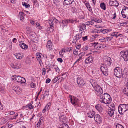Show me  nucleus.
Here are the masks:
<instances>
[{"label":"nucleus","mask_w":128,"mask_h":128,"mask_svg":"<svg viewBox=\"0 0 128 128\" xmlns=\"http://www.w3.org/2000/svg\"><path fill=\"white\" fill-rule=\"evenodd\" d=\"M60 79V78L58 77H56L52 80V81L54 83L56 82L58 80Z\"/></svg>","instance_id":"obj_41"},{"label":"nucleus","mask_w":128,"mask_h":128,"mask_svg":"<svg viewBox=\"0 0 128 128\" xmlns=\"http://www.w3.org/2000/svg\"><path fill=\"white\" fill-rule=\"evenodd\" d=\"M118 33V32H113L111 34V36H116V37H118L120 35V34H119L117 36V34Z\"/></svg>","instance_id":"obj_36"},{"label":"nucleus","mask_w":128,"mask_h":128,"mask_svg":"<svg viewBox=\"0 0 128 128\" xmlns=\"http://www.w3.org/2000/svg\"><path fill=\"white\" fill-rule=\"evenodd\" d=\"M122 15L124 18H126L128 19V8L124 6L121 12Z\"/></svg>","instance_id":"obj_9"},{"label":"nucleus","mask_w":128,"mask_h":128,"mask_svg":"<svg viewBox=\"0 0 128 128\" xmlns=\"http://www.w3.org/2000/svg\"><path fill=\"white\" fill-rule=\"evenodd\" d=\"M57 60L58 62H62L63 61L62 59L60 58H58Z\"/></svg>","instance_id":"obj_64"},{"label":"nucleus","mask_w":128,"mask_h":128,"mask_svg":"<svg viewBox=\"0 0 128 128\" xmlns=\"http://www.w3.org/2000/svg\"><path fill=\"white\" fill-rule=\"evenodd\" d=\"M11 67L14 69L16 68H21V66L20 64H16L15 65H14V64H11Z\"/></svg>","instance_id":"obj_20"},{"label":"nucleus","mask_w":128,"mask_h":128,"mask_svg":"<svg viewBox=\"0 0 128 128\" xmlns=\"http://www.w3.org/2000/svg\"><path fill=\"white\" fill-rule=\"evenodd\" d=\"M20 46L24 50H26L28 48L27 45L24 43H22L20 44Z\"/></svg>","instance_id":"obj_23"},{"label":"nucleus","mask_w":128,"mask_h":128,"mask_svg":"<svg viewBox=\"0 0 128 128\" xmlns=\"http://www.w3.org/2000/svg\"><path fill=\"white\" fill-rule=\"evenodd\" d=\"M78 51L77 50H75L73 51V54L74 55L76 56L78 54Z\"/></svg>","instance_id":"obj_51"},{"label":"nucleus","mask_w":128,"mask_h":128,"mask_svg":"<svg viewBox=\"0 0 128 128\" xmlns=\"http://www.w3.org/2000/svg\"><path fill=\"white\" fill-rule=\"evenodd\" d=\"M122 70L120 67L116 68L114 70V73L116 77L118 78H121L122 76L123 78H126L127 77V73H125L124 74L123 72L122 73Z\"/></svg>","instance_id":"obj_2"},{"label":"nucleus","mask_w":128,"mask_h":128,"mask_svg":"<svg viewBox=\"0 0 128 128\" xmlns=\"http://www.w3.org/2000/svg\"><path fill=\"white\" fill-rule=\"evenodd\" d=\"M70 102L72 103L74 105L78 104L79 100L78 98L74 96L72 97L71 96Z\"/></svg>","instance_id":"obj_11"},{"label":"nucleus","mask_w":128,"mask_h":128,"mask_svg":"<svg viewBox=\"0 0 128 128\" xmlns=\"http://www.w3.org/2000/svg\"><path fill=\"white\" fill-rule=\"evenodd\" d=\"M77 82L79 86L80 87H82L85 84L83 79L80 77H78L77 78Z\"/></svg>","instance_id":"obj_10"},{"label":"nucleus","mask_w":128,"mask_h":128,"mask_svg":"<svg viewBox=\"0 0 128 128\" xmlns=\"http://www.w3.org/2000/svg\"><path fill=\"white\" fill-rule=\"evenodd\" d=\"M112 38V37H106L105 38H102L99 40L101 42H109Z\"/></svg>","instance_id":"obj_14"},{"label":"nucleus","mask_w":128,"mask_h":128,"mask_svg":"<svg viewBox=\"0 0 128 128\" xmlns=\"http://www.w3.org/2000/svg\"><path fill=\"white\" fill-rule=\"evenodd\" d=\"M125 23L124 22H122L120 24H118V25L120 26H121L123 25H125Z\"/></svg>","instance_id":"obj_63"},{"label":"nucleus","mask_w":128,"mask_h":128,"mask_svg":"<svg viewBox=\"0 0 128 128\" xmlns=\"http://www.w3.org/2000/svg\"><path fill=\"white\" fill-rule=\"evenodd\" d=\"M67 21V20H64L62 21V23L60 24V25L61 24L62 25L63 28H64L65 26L66 27L67 26L68 23Z\"/></svg>","instance_id":"obj_27"},{"label":"nucleus","mask_w":128,"mask_h":128,"mask_svg":"<svg viewBox=\"0 0 128 128\" xmlns=\"http://www.w3.org/2000/svg\"><path fill=\"white\" fill-rule=\"evenodd\" d=\"M116 126V128H124L122 125L118 123L117 124Z\"/></svg>","instance_id":"obj_40"},{"label":"nucleus","mask_w":128,"mask_h":128,"mask_svg":"<svg viewBox=\"0 0 128 128\" xmlns=\"http://www.w3.org/2000/svg\"><path fill=\"white\" fill-rule=\"evenodd\" d=\"M49 23L50 24L51 28H52V27H53V25L54 24V23L52 20H50L49 22Z\"/></svg>","instance_id":"obj_42"},{"label":"nucleus","mask_w":128,"mask_h":128,"mask_svg":"<svg viewBox=\"0 0 128 128\" xmlns=\"http://www.w3.org/2000/svg\"><path fill=\"white\" fill-rule=\"evenodd\" d=\"M27 106V107H28V108L30 110L33 109L34 107V106L33 105H28V106Z\"/></svg>","instance_id":"obj_55"},{"label":"nucleus","mask_w":128,"mask_h":128,"mask_svg":"<svg viewBox=\"0 0 128 128\" xmlns=\"http://www.w3.org/2000/svg\"><path fill=\"white\" fill-rule=\"evenodd\" d=\"M82 35L81 34H78L75 36L74 37V38H75L77 40L80 39L81 38Z\"/></svg>","instance_id":"obj_29"},{"label":"nucleus","mask_w":128,"mask_h":128,"mask_svg":"<svg viewBox=\"0 0 128 128\" xmlns=\"http://www.w3.org/2000/svg\"><path fill=\"white\" fill-rule=\"evenodd\" d=\"M49 94V91L48 90H46L45 92L43 94L42 96H43L42 98V99L44 100V99L46 98H47Z\"/></svg>","instance_id":"obj_24"},{"label":"nucleus","mask_w":128,"mask_h":128,"mask_svg":"<svg viewBox=\"0 0 128 128\" xmlns=\"http://www.w3.org/2000/svg\"><path fill=\"white\" fill-rule=\"evenodd\" d=\"M85 54V52H83L80 54L78 55V56L79 58H81Z\"/></svg>","instance_id":"obj_45"},{"label":"nucleus","mask_w":128,"mask_h":128,"mask_svg":"<svg viewBox=\"0 0 128 128\" xmlns=\"http://www.w3.org/2000/svg\"><path fill=\"white\" fill-rule=\"evenodd\" d=\"M74 2V0H64L63 4L64 5H68L72 4Z\"/></svg>","instance_id":"obj_17"},{"label":"nucleus","mask_w":128,"mask_h":128,"mask_svg":"<svg viewBox=\"0 0 128 128\" xmlns=\"http://www.w3.org/2000/svg\"><path fill=\"white\" fill-rule=\"evenodd\" d=\"M79 28H83L85 30L86 28V25L84 24H80L79 25Z\"/></svg>","instance_id":"obj_48"},{"label":"nucleus","mask_w":128,"mask_h":128,"mask_svg":"<svg viewBox=\"0 0 128 128\" xmlns=\"http://www.w3.org/2000/svg\"><path fill=\"white\" fill-rule=\"evenodd\" d=\"M95 121L98 123L100 124L102 122V120L100 116L98 114L95 115L94 118Z\"/></svg>","instance_id":"obj_13"},{"label":"nucleus","mask_w":128,"mask_h":128,"mask_svg":"<svg viewBox=\"0 0 128 128\" xmlns=\"http://www.w3.org/2000/svg\"><path fill=\"white\" fill-rule=\"evenodd\" d=\"M100 6L102 9L104 10H106V4L104 2H102L100 3Z\"/></svg>","instance_id":"obj_28"},{"label":"nucleus","mask_w":128,"mask_h":128,"mask_svg":"<svg viewBox=\"0 0 128 128\" xmlns=\"http://www.w3.org/2000/svg\"><path fill=\"white\" fill-rule=\"evenodd\" d=\"M118 110L120 114H123L124 112L128 110V104H120L118 106Z\"/></svg>","instance_id":"obj_3"},{"label":"nucleus","mask_w":128,"mask_h":128,"mask_svg":"<svg viewBox=\"0 0 128 128\" xmlns=\"http://www.w3.org/2000/svg\"><path fill=\"white\" fill-rule=\"evenodd\" d=\"M93 57L92 56H90L85 60V62L86 64L92 63L93 61Z\"/></svg>","instance_id":"obj_16"},{"label":"nucleus","mask_w":128,"mask_h":128,"mask_svg":"<svg viewBox=\"0 0 128 128\" xmlns=\"http://www.w3.org/2000/svg\"><path fill=\"white\" fill-rule=\"evenodd\" d=\"M100 97V101L101 102L105 104H109L112 101L111 98L110 96L107 93L101 94Z\"/></svg>","instance_id":"obj_1"},{"label":"nucleus","mask_w":128,"mask_h":128,"mask_svg":"<svg viewBox=\"0 0 128 128\" xmlns=\"http://www.w3.org/2000/svg\"><path fill=\"white\" fill-rule=\"evenodd\" d=\"M111 30L110 29H101L100 31V32H101L102 33L105 34L106 33L108 32H110L111 31Z\"/></svg>","instance_id":"obj_26"},{"label":"nucleus","mask_w":128,"mask_h":128,"mask_svg":"<svg viewBox=\"0 0 128 128\" xmlns=\"http://www.w3.org/2000/svg\"><path fill=\"white\" fill-rule=\"evenodd\" d=\"M115 110H113L112 109H110L108 111V112L109 116L110 117H112L114 114V111Z\"/></svg>","instance_id":"obj_30"},{"label":"nucleus","mask_w":128,"mask_h":128,"mask_svg":"<svg viewBox=\"0 0 128 128\" xmlns=\"http://www.w3.org/2000/svg\"><path fill=\"white\" fill-rule=\"evenodd\" d=\"M12 79L14 81L20 84L24 83L26 82L24 78L17 75H15L13 76Z\"/></svg>","instance_id":"obj_5"},{"label":"nucleus","mask_w":128,"mask_h":128,"mask_svg":"<svg viewBox=\"0 0 128 128\" xmlns=\"http://www.w3.org/2000/svg\"><path fill=\"white\" fill-rule=\"evenodd\" d=\"M88 36H87L85 37H84L82 38V40L84 41H85L87 40L88 39Z\"/></svg>","instance_id":"obj_53"},{"label":"nucleus","mask_w":128,"mask_h":128,"mask_svg":"<svg viewBox=\"0 0 128 128\" xmlns=\"http://www.w3.org/2000/svg\"><path fill=\"white\" fill-rule=\"evenodd\" d=\"M54 68L55 69V70L56 72H59L60 71V70L58 68V67L56 66Z\"/></svg>","instance_id":"obj_54"},{"label":"nucleus","mask_w":128,"mask_h":128,"mask_svg":"<svg viewBox=\"0 0 128 128\" xmlns=\"http://www.w3.org/2000/svg\"><path fill=\"white\" fill-rule=\"evenodd\" d=\"M124 93L126 94L128 93V86H127L125 87L124 90Z\"/></svg>","instance_id":"obj_43"},{"label":"nucleus","mask_w":128,"mask_h":128,"mask_svg":"<svg viewBox=\"0 0 128 128\" xmlns=\"http://www.w3.org/2000/svg\"><path fill=\"white\" fill-rule=\"evenodd\" d=\"M96 109L100 112H101L102 111V108L99 104H98L95 106Z\"/></svg>","instance_id":"obj_21"},{"label":"nucleus","mask_w":128,"mask_h":128,"mask_svg":"<svg viewBox=\"0 0 128 128\" xmlns=\"http://www.w3.org/2000/svg\"><path fill=\"white\" fill-rule=\"evenodd\" d=\"M40 106V102H39V103H36L35 105V107L38 108H39Z\"/></svg>","instance_id":"obj_50"},{"label":"nucleus","mask_w":128,"mask_h":128,"mask_svg":"<svg viewBox=\"0 0 128 128\" xmlns=\"http://www.w3.org/2000/svg\"><path fill=\"white\" fill-rule=\"evenodd\" d=\"M52 19L56 23H57L58 21L54 17L52 18Z\"/></svg>","instance_id":"obj_60"},{"label":"nucleus","mask_w":128,"mask_h":128,"mask_svg":"<svg viewBox=\"0 0 128 128\" xmlns=\"http://www.w3.org/2000/svg\"><path fill=\"white\" fill-rule=\"evenodd\" d=\"M19 14H20V16H21V18L24 17V14L23 12H20Z\"/></svg>","instance_id":"obj_58"},{"label":"nucleus","mask_w":128,"mask_h":128,"mask_svg":"<svg viewBox=\"0 0 128 128\" xmlns=\"http://www.w3.org/2000/svg\"><path fill=\"white\" fill-rule=\"evenodd\" d=\"M52 43L50 40H48L47 42L46 47L48 50H50L52 49Z\"/></svg>","instance_id":"obj_18"},{"label":"nucleus","mask_w":128,"mask_h":128,"mask_svg":"<svg viewBox=\"0 0 128 128\" xmlns=\"http://www.w3.org/2000/svg\"><path fill=\"white\" fill-rule=\"evenodd\" d=\"M104 64L108 67L110 66L112 62L111 58L108 56L105 57L104 58Z\"/></svg>","instance_id":"obj_7"},{"label":"nucleus","mask_w":128,"mask_h":128,"mask_svg":"<svg viewBox=\"0 0 128 128\" xmlns=\"http://www.w3.org/2000/svg\"><path fill=\"white\" fill-rule=\"evenodd\" d=\"M81 45L80 44H78V45L76 46V48L77 49H80V48Z\"/></svg>","instance_id":"obj_62"},{"label":"nucleus","mask_w":128,"mask_h":128,"mask_svg":"<svg viewBox=\"0 0 128 128\" xmlns=\"http://www.w3.org/2000/svg\"><path fill=\"white\" fill-rule=\"evenodd\" d=\"M108 107L110 109H112L113 110H115V108L114 106V104H111L109 105H108Z\"/></svg>","instance_id":"obj_31"},{"label":"nucleus","mask_w":128,"mask_h":128,"mask_svg":"<svg viewBox=\"0 0 128 128\" xmlns=\"http://www.w3.org/2000/svg\"><path fill=\"white\" fill-rule=\"evenodd\" d=\"M89 48V46L88 45L84 46L82 48V49H83V50L86 51L88 50Z\"/></svg>","instance_id":"obj_37"},{"label":"nucleus","mask_w":128,"mask_h":128,"mask_svg":"<svg viewBox=\"0 0 128 128\" xmlns=\"http://www.w3.org/2000/svg\"><path fill=\"white\" fill-rule=\"evenodd\" d=\"M92 32L94 33H100V31L98 30H95L92 31Z\"/></svg>","instance_id":"obj_52"},{"label":"nucleus","mask_w":128,"mask_h":128,"mask_svg":"<svg viewBox=\"0 0 128 128\" xmlns=\"http://www.w3.org/2000/svg\"><path fill=\"white\" fill-rule=\"evenodd\" d=\"M30 85L31 87L32 88H34L36 86V84L33 82H32L30 84Z\"/></svg>","instance_id":"obj_47"},{"label":"nucleus","mask_w":128,"mask_h":128,"mask_svg":"<svg viewBox=\"0 0 128 128\" xmlns=\"http://www.w3.org/2000/svg\"><path fill=\"white\" fill-rule=\"evenodd\" d=\"M13 89L16 93V94H19L22 92V88L16 86L13 87Z\"/></svg>","instance_id":"obj_15"},{"label":"nucleus","mask_w":128,"mask_h":128,"mask_svg":"<svg viewBox=\"0 0 128 128\" xmlns=\"http://www.w3.org/2000/svg\"><path fill=\"white\" fill-rule=\"evenodd\" d=\"M51 104L50 102H49L48 103L46 106V110H48L50 108Z\"/></svg>","instance_id":"obj_34"},{"label":"nucleus","mask_w":128,"mask_h":128,"mask_svg":"<svg viewBox=\"0 0 128 128\" xmlns=\"http://www.w3.org/2000/svg\"><path fill=\"white\" fill-rule=\"evenodd\" d=\"M101 45L100 44L98 43V44H97V45H94V48L96 49L99 50L100 49L101 47V46H100Z\"/></svg>","instance_id":"obj_38"},{"label":"nucleus","mask_w":128,"mask_h":128,"mask_svg":"<svg viewBox=\"0 0 128 128\" xmlns=\"http://www.w3.org/2000/svg\"><path fill=\"white\" fill-rule=\"evenodd\" d=\"M95 112L94 111L91 110L87 113V115L88 117L90 118H93L95 116Z\"/></svg>","instance_id":"obj_19"},{"label":"nucleus","mask_w":128,"mask_h":128,"mask_svg":"<svg viewBox=\"0 0 128 128\" xmlns=\"http://www.w3.org/2000/svg\"><path fill=\"white\" fill-rule=\"evenodd\" d=\"M16 57L18 59L20 60L24 57L23 54L20 53L16 54L15 55Z\"/></svg>","instance_id":"obj_25"},{"label":"nucleus","mask_w":128,"mask_h":128,"mask_svg":"<svg viewBox=\"0 0 128 128\" xmlns=\"http://www.w3.org/2000/svg\"><path fill=\"white\" fill-rule=\"evenodd\" d=\"M43 118L41 117L40 118L38 122L36 124V126L38 128H39L40 127V125L43 121Z\"/></svg>","instance_id":"obj_22"},{"label":"nucleus","mask_w":128,"mask_h":128,"mask_svg":"<svg viewBox=\"0 0 128 128\" xmlns=\"http://www.w3.org/2000/svg\"><path fill=\"white\" fill-rule=\"evenodd\" d=\"M72 48L71 47L65 48L64 49V52H70V50H72Z\"/></svg>","instance_id":"obj_32"},{"label":"nucleus","mask_w":128,"mask_h":128,"mask_svg":"<svg viewBox=\"0 0 128 128\" xmlns=\"http://www.w3.org/2000/svg\"><path fill=\"white\" fill-rule=\"evenodd\" d=\"M26 30L28 33H30L31 32V29L30 28L28 27H27Z\"/></svg>","instance_id":"obj_46"},{"label":"nucleus","mask_w":128,"mask_h":128,"mask_svg":"<svg viewBox=\"0 0 128 128\" xmlns=\"http://www.w3.org/2000/svg\"><path fill=\"white\" fill-rule=\"evenodd\" d=\"M50 81V79L49 78H47L46 80V83L47 84L49 83Z\"/></svg>","instance_id":"obj_61"},{"label":"nucleus","mask_w":128,"mask_h":128,"mask_svg":"<svg viewBox=\"0 0 128 128\" xmlns=\"http://www.w3.org/2000/svg\"><path fill=\"white\" fill-rule=\"evenodd\" d=\"M42 74L45 75L46 72V69L45 68H43L42 69Z\"/></svg>","instance_id":"obj_49"},{"label":"nucleus","mask_w":128,"mask_h":128,"mask_svg":"<svg viewBox=\"0 0 128 128\" xmlns=\"http://www.w3.org/2000/svg\"><path fill=\"white\" fill-rule=\"evenodd\" d=\"M92 85L95 90L97 92L98 95H100L102 93L103 90L100 86L96 83L94 82L92 84Z\"/></svg>","instance_id":"obj_4"},{"label":"nucleus","mask_w":128,"mask_h":128,"mask_svg":"<svg viewBox=\"0 0 128 128\" xmlns=\"http://www.w3.org/2000/svg\"><path fill=\"white\" fill-rule=\"evenodd\" d=\"M63 128H68V126L67 124H63Z\"/></svg>","instance_id":"obj_56"},{"label":"nucleus","mask_w":128,"mask_h":128,"mask_svg":"<svg viewBox=\"0 0 128 128\" xmlns=\"http://www.w3.org/2000/svg\"><path fill=\"white\" fill-rule=\"evenodd\" d=\"M64 52V50L62 49L59 52L61 56H63V54H62L63 52Z\"/></svg>","instance_id":"obj_57"},{"label":"nucleus","mask_w":128,"mask_h":128,"mask_svg":"<svg viewBox=\"0 0 128 128\" xmlns=\"http://www.w3.org/2000/svg\"><path fill=\"white\" fill-rule=\"evenodd\" d=\"M22 4L23 6H24L26 8L30 7V6L29 4H28L25 2H23Z\"/></svg>","instance_id":"obj_35"},{"label":"nucleus","mask_w":128,"mask_h":128,"mask_svg":"<svg viewBox=\"0 0 128 128\" xmlns=\"http://www.w3.org/2000/svg\"><path fill=\"white\" fill-rule=\"evenodd\" d=\"M86 6L88 10H89L90 11H92V8L90 7V6L89 5V3H87L86 4Z\"/></svg>","instance_id":"obj_39"},{"label":"nucleus","mask_w":128,"mask_h":128,"mask_svg":"<svg viewBox=\"0 0 128 128\" xmlns=\"http://www.w3.org/2000/svg\"><path fill=\"white\" fill-rule=\"evenodd\" d=\"M68 23H71L72 24H74L77 22V20H73L67 19Z\"/></svg>","instance_id":"obj_33"},{"label":"nucleus","mask_w":128,"mask_h":128,"mask_svg":"<svg viewBox=\"0 0 128 128\" xmlns=\"http://www.w3.org/2000/svg\"><path fill=\"white\" fill-rule=\"evenodd\" d=\"M84 30L83 28H80L79 31L80 32H81L80 34H82V33L84 32Z\"/></svg>","instance_id":"obj_59"},{"label":"nucleus","mask_w":128,"mask_h":128,"mask_svg":"<svg viewBox=\"0 0 128 128\" xmlns=\"http://www.w3.org/2000/svg\"><path fill=\"white\" fill-rule=\"evenodd\" d=\"M108 67L104 64H102L101 65L100 69L103 74L105 76L108 74Z\"/></svg>","instance_id":"obj_6"},{"label":"nucleus","mask_w":128,"mask_h":128,"mask_svg":"<svg viewBox=\"0 0 128 128\" xmlns=\"http://www.w3.org/2000/svg\"><path fill=\"white\" fill-rule=\"evenodd\" d=\"M109 4L110 6H118L119 4L116 0H110Z\"/></svg>","instance_id":"obj_12"},{"label":"nucleus","mask_w":128,"mask_h":128,"mask_svg":"<svg viewBox=\"0 0 128 128\" xmlns=\"http://www.w3.org/2000/svg\"><path fill=\"white\" fill-rule=\"evenodd\" d=\"M120 54L125 61H128V50L122 51L120 52Z\"/></svg>","instance_id":"obj_8"},{"label":"nucleus","mask_w":128,"mask_h":128,"mask_svg":"<svg viewBox=\"0 0 128 128\" xmlns=\"http://www.w3.org/2000/svg\"><path fill=\"white\" fill-rule=\"evenodd\" d=\"M40 57H41L40 55V54H39L38 53L36 54V58H37V59L39 61V60H40Z\"/></svg>","instance_id":"obj_44"}]
</instances>
